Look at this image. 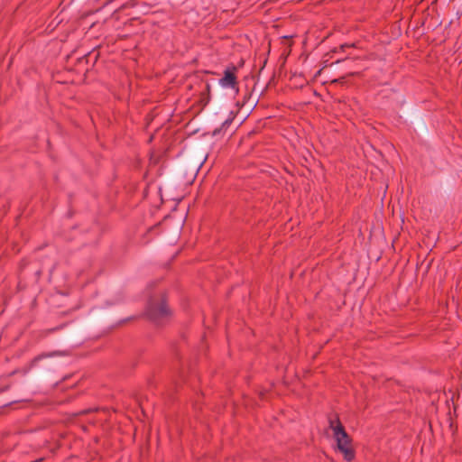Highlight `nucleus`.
<instances>
[{
	"label": "nucleus",
	"mask_w": 462,
	"mask_h": 462,
	"mask_svg": "<svg viewBox=\"0 0 462 462\" xmlns=\"http://www.w3.org/2000/svg\"><path fill=\"white\" fill-rule=\"evenodd\" d=\"M329 427L337 443V450L344 455L346 461H351L354 458L355 454L351 446V439L344 427L337 419L330 420Z\"/></svg>",
	"instance_id": "obj_1"
},
{
	"label": "nucleus",
	"mask_w": 462,
	"mask_h": 462,
	"mask_svg": "<svg viewBox=\"0 0 462 462\" xmlns=\"http://www.w3.org/2000/svg\"><path fill=\"white\" fill-rule=\"evenodd\" d=\"M219 84L223 88H235L236 85V76L232 72L226 70L224 77L220 79Z\"/></svg>",
	"instance_id": "obj_3"
},
{
	"label": "nucleus",
	"mask_w": 462,
	"mask_h": 462,
	"mask_svg": "<svg viewBox=\"0 0 462 462\" xmlns=\"http://www.w3.org/2000/svg\"><path fill=\"white\" fill-rule=\"evenodd\" d=\"M170 313V310L168 309L163 300L156 303L152 300L149 302L147 308V316L152 321L160 323L163 319L167 318Z\"/></svg>",
	"instance_id": "obj_2"
},
{
	"label": "nucleus",
	"mask_w": 462,
	"mask_h": 462,
	"mask_svg": "<svg viewBox=\"0 0 462 462\" xmlns=\"http://www.w3.org/2000/svg\"><path fill=\"white\" fill-rule=\"evenodd\" d=\"M232 119H226L224 123H223V126H227L229 125V124L231 123Z\"/></svg>",
	"instance_id": "obj_4"
}]
</instances>
